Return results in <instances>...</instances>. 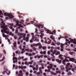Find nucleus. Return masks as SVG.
Returning a JSON list of instances; mask_svg holds the SVG:
<instances>
[{
  "label": "nucleus",
  "instance_id": "4468645a",
  "mask_svg": "<svg viewBox=\"0 0 76 76\" xmlns=\"http://www.w3.org/2000/svg\"><path fill=\"white\" fill-rule=\"evenodd\" d=\"M53 65L52 64H50L49 65L47 66V68L48 69H51L53 68Z\"/></svg>",
  "mask_w": 76,
  "mask_h": 76
},
{
  "label": "nucleus",
  "instance_id": "e433bc0d",
  "mask_svg": "<svg viewBox=\"0 0 76 76\" xmlns=\"http://www.w3.org/2000/svg\"><path fill=\"white\" fill-rule=\"evenodd\" d=\"M24 58V57L23 56H22L21 57H19L18 58V59L20 60V59H23Z\"/></svg>",
  "mask_w": 76,
  "mask_h": 76
},
{
  "label": "nucleus",
  "instance_id": "0e129e2a",
  "mask_svg": "<svg viewBox=\"0 0 76 76\" xmlns=\"http://www.w3.org/2000/svg\"><path fill=\"white\" fill-rule=\"evenodd\" d=\"M33 73L34 74H35L37 73V71H34V72H33Z\"/></svg>",
  "mask_w": 76,
  "mask_h": 76
},
{
  "label": "nucleus",
  "instance_id": "7c9ffc66",
  "mask_svg": "<svg viewBox=\"0 0 76 76\" xmlns=\"http://www.w3.org/2000/svg\"><path fill=\"white\" fill-rule=\"evenodd\" d=\"M26 56H28V55L29 56H32V54H31V53L28 54V53H26Z\"/></svg>",
  "mask_w": 76,
  "mask_h": 76
},
{
  "label": "nucleus",
  "instance_id": "de8ad7c7",
  "mask_svg": "<svg viewBox=\"0 0 76 76\" xmlns=\"http://www.w3.org/2000/svg\"><path fill=\"white\" fill-rule=\"evenodd\" d=\"M48 55H50V51H48Z\"/></svg>",
  "mask_w": 76,
  "mask_h": 76
},
{
  "label": "nucleus",
  "instance_id": "aec40b11",
  "mask_svg": "<svg viewBox=\"0 0 76 76\" xmlns=\"http://www.w3.org/2000/svg\"><path fill=\"white\" fill-rule=\"evenodd\" d=\"M50 38L52 39H53V41L55 42H56V40H55V39L54 37H53V36L51 35L50 37Z\"/></svg>",
  "mask_w": 76,
  "mask_h": 76
},
{
  "label": "nucleus",
  "instance_id": "b1692460",
  "mask_svg": "<svg viewBox=\"0 0 76 76\" xmlns=\"http://www.w3.org/2000/svg\"><path fill=\"white\" fill-rule=\"evenodd\" d=\"M56 61L57 62H58L59 64H60V63H61V60H59V59H56Z\"/></svg>",
  "mask_w": 76,
  "mask_h": 76
},
{
  "label": "nucleus",
  "instance_id": "f3484780",
  "mask_svg": "<svg viewBox=\"0 0 76 76\" xmlns=\"http://www.w3.org/2000/svg\"><path fill=\"white\" fill-rule=\"evenodd\" d=\"M56 50H54L53 52H52V54H51V56H52L53 58H55V56H54V54H56Z\"/></svg>",
  "mask_w": 76,
  "mask_h": 76
},
{
  "label": "nucleus",
  "instance_id": "e2e57ef3",
  "mask_svg": "<svg viewBox=\"0 0 76 76\" xmlns=\"http://www.w3.org/2000/svg\"><path fill=\"white\" fill-rule=\"evenodd\" d=\"M48 72H51V70H50V69H49L48 70Z\"/></svg>",
  "mask_w": 76,
  "mask_h": 76
},
{
  "label": "nucleus",
  "instance_id": "1a4fd4ad",
  "mask_svg": "<svg viewBox=\"0 0 76 76\" xmlns=\"http://www.w3.org/2000/svg\"><path fill=\"white\" fill-rule=\"evenodd\" d=\"M70 64V63H67V64L66 65V66L65 67L66 69V72H69V71L71 69L70 68H68V66H69Z\"/></svg>",
  "mask_w": 76,
  "mask_h": 76
},
{
  "label": "nucleus",
  "instance_id": "ddd939ff",
  "mask_svg": "<svg viewBox=\"0 0 76 76\" xmlns=\"http://www.w3.org/2000/svg\"><path fill=\"white\" fill-rule=\"evenodd\" d=\"M9 25L11 26H10V29L12 30V31H14L15 29H14L13 28H12V26L13 25V24L12 23H10L9 24Z\"/></svg>",
  "mask_w": 76,
  "mask_h": 76
},
{
  "label": "nucleus",
  "instance_id": "774afa93",
  "mask_svg": "<svg viewBox=\"0 0 76 76\" xmlns=\"http://www.w3.org/2000/svg\"><path fill=\"white\" fill-rule=\"evenodd\" d=\"M29 76H32V74H29Z\"/></svg>",
  "mask_w": 76,
  "mask_h": 76
},
{
  "label": "nucleus",
  "instance_id": "69168bd1",
  "mask_svg": "<svg viewBox=\"0 0 76 76\" xmlns=\"http://www.w3.org/2000/svg\"><path fill=\"white\" fill-rule=\"evenodd\" d=\"M50 74L51 75H54V72H50Z\"/></svg>",
  "mask_w": 76,
  "mask_h": 76
},
{
  "label": "nucleus",
  "instance_id": "f03ea898",
  "mask_svg": "<svg viewBox=\"0 0 76 76\" xmlns=\"http://www.w3.org/2000/svg\"><path fill=\"white\" fill-rule=\"evenodd\" d=\"M1 23V27L2 28H3V29L1 30V32H2V33H3V32L6 33L8 34L9 33L8 31H9V28L5 26V23H4L3 20H2Z\"/></svg>",
  "mask_w": 76,
  "mask_h": 76
},
{
  "label": "nucleus",
  "instance_id": "dca6fc26",
  "mask_svg": "<svg viewBox=\"0 0 76 76\" xmlns=\"http://www.w3.org/2000/svg\"><path fill=\"white\" fill-rule=\"evenodd\" d=\"M42 61H39V64H41V66H42L41 68V69H44V66H44V64H42Z\"/></svg>",
  "mask_w": 76,
  "mask_h": 76
},
{
  "label": "nucleus",
  "instance_id": "58836bf2",
  "mask_svg": "<svg viewBox=\"0 0 76 76\" xmlns=\"http://www.w3.org/2000/svg\"><path fill=\"white\" fill-rule=\"evenodd\" d=\"M15 53L16 54H20V52H19L18 51H17Z\"/></svg>",
  "mask_w": 76,
  "mask_h": 76
},
{
  "label": "nucleus",
  "instance_id": "4c0bfd02",
  "mask_svg": "<svg viewBox=\"0 0 76 76\" xmlns=\"http://www.w3.org/2000/svg\"><path fill=\"white\" fill-rule=\"evenodd\" d=\"M18 68L19 69H23V67H22V66H18Z\"/></svg>",
  "mask_w": 76,
  "mask_h": 76
},
{
  "label": "nucleus",
  "instance_id": "c03bdc74",
  "mask_svg": "<svg viewBox=\"0 0 76 76\" xmlns=\"http://www.w3.org/2000/svg\"><path fill=\"white\" fill-rule=\"evenodd\" d=\"M25 64L26 65H28V62L27 61H26L25 62Z\"/></svg>",
  "mask_w": 76,
  "mask_h": 76
},
{
  "label": "nucleus",
  "instance_id": "412c9836",
  "mask_svg": "<svg viewBox=\"0 0 76 76\" xmlns=\"http://www.w3.org/2000/svg\"><path fill=\"white\" fill-rule=\"evenodd\" d=\"M39 72H40V75H42V70H41V67L39 68Z\"/></svg>",
  "mask_w": 76,
  "mask_h": 76
},
{
  "label": "nucleus",
  "instance_id": "3c124183",
  "mask_svg": "<svg viewBox=\"0 0 76 76\" xmlns=\"http://www.w3.org/2000/svg\"><path fill=\"white\" fill-rule=\"evenodd\" d=\"M10 35H13V34L12 33V32H10Z\"/></svg>",
  "mask_w": 76,
  "mask_h": 76
},
{
  "label": "nucleus",
  "instance_id": "603ef678",
  "mask_svg": "<svg viewBox=\"0 0 76 76\" xmlns=\"http://www.w3.org/2000/svg\"><path fill=\"white\" fill-rule=\"evenodd\" d=\"M29 75V73H28V72H26V75L27 76L28 75Z\"/></svg>",
  "mask_w": 76,
  "mask_h": 76
},
{
  "label": "nucleus",
  "instance_id": "864d4df0",
  "mask_svg": "<svg viewBox=\"0 0 76 76\" xmlns=\"http://www.w3.org/2000/svg\"><path fill=\"white\" fill-rule=\"evenodd\" d=\"M56 44H57V45H60V43L56 42Z\"/></svg>",
  "mask_w": 76,
  "mask_h": 76
},
{
  "label": "nucleus",
  "instance_id": "79ce46f5",
  "mask_svg": "<svg viewBox=\"0 0 76 76\" xmlns=\"http://www.w3.org/2000/svg\"><path fill=\"white\" fill-rule=\"evenodd\" d=\"M43 50H45L47 49V47L46 46H44L42 47Z\"/></svg>",
  "mask_w": 76,
  "mask_h": 76
},
{
  "label": "nucleus",
  "instance_id": "c756f323",
  "mask_svg": "<svg viewBox=\"0 0 76 76\" xmlns=\"http://www.w3.org/2000/svg\"><path fill=\"white\" fill-rule=\"evenodd\" d=\"M69 53L71 55H73V54H74V55H75V53L74 52H70Z\"/></svg>",
  "mask_w": 76,
  "mask_h": 76
},
{
  "label": "nucleus",
  "instance_id": "473e14b6",
  "mask_svg": "<svg viewBox=\"0 0 76 76\" xmlns=\"http://www.w3.org/2000/svg\"><path fill=\"white\" fill-rule=\"evenodd\" d=\"M5 59V57H3L2 58V59L0 60V61H4V60Z\"/></svg>",
  "mask_w": 76,
  "mask_h": 76
},
{
  "label": "nucleus",
  "instance_id": "37998d69",
  "mask_svg": "<svg viewBox=\"0 0 76 76\" xmlns=\"http://www.w3.org/2000/svg\"><path fill=\"white\" fill-rule=\"evenodd\" d=\"M28 60V58H25L24 59H23V61H26V60Z\"/></svg>",
  "mask_w": 76,
  "mask_h": 76
},
{
  "label": "nucleus",
  "instance_id": "338daca9",
  "mask_svg": "<svg viewBox=\"0 0 76 76\" xmlns=\"http://www.w3.org/2000/svg\"><path fill=\"white\" fill-rule=\"evenodd\" d=\"M40 54H43V52H42V51H40Z\"/></svg>",
  "mask_w": 76,
  "mask_h": 76
},
{
  "label": "nucleus",
  "instance_id": "20e7f679",
  "mask_svg": "<svg viewBox=\"0 0 76 76\" xmlns=\"http://www.w3.org/2000/svg\"><path fill=\"white\" fill-rule=\"evenodd\" d=\"M31 35H32V38L31 39V40H30V42L31 43L33 42L34 41H37V42H39V40L37 39V37H36L35 36H33L34 35V33H31Z\"/></svg>",
  "mask_w": 76,
  "mask_h": 76
},
{
  "label": "nucleus",
  "instance_id": "8fccbe9b",
  "mask_svg": "<svg viewBox=\"0 0 76 76\" xmlns=\"http://www.w3.org/2000/svg\"><path fill=\"white\" fill-rule=\"evenodd\" d=\"M6 72H7V71H4L2 72V73H3V74H5V73Z\"/></svg>",
  "mask_w": 76,
  "mask_h": 76
},
{
  "label": "nucleus",
  "instance_id": "5701e85b",
  "mask_svg": "<svg viewBox=\"0 0 76 76\" xmlns=\"http://www.w3.org/2000/svg\"><path fill=\"white\" fill-rule=\"evenodd\" d=\"M60 67L61 70H63V71L64 70V67L63 66V65L61 66Z\"/></svg>",
  "mask_w": 76,
  "mask_h": 76
},
{
  "label": "nucleus",
  "instance_id": "9b49d317",
  "mask_svg": "<svg viewBox=\"0 0 76 76\" xmlns=\"http://www.w3.org/2000/svg\"><path fill=\"white\" fill-rule=\"evenodd\" d=\"M45 30L46 31V33L48 34H52V35L54 34V33H53V32H51L50 30H48L47 29H46Z\"/></svg>",
  "mask_w": 76,
  "mask_h": 76
},
{
  "label": "nucleus",
  "instance_id": "ea45409f",
  "mask_svg": "<svg viewBox=\"0 0 76 76\" xmlns=\"http://www.w3.org/2000/svg\"><path fill=\"white\" fill-rule=\"evenodd\" d=\"M74 69H75V70H76V67H75L74 69H72V72H75V70H74Z\"/></svg>",
  "mask_w": 76,
  "mask_h": 76
},
{
  "label": "nucleus",
  "instance_id": "7ed1b4c3",
  "mask_svg": "<svg viewBox=\"0 0 76 76\" xmlns=\"http://www.w3.org/2000/svg\"><path fill=\"white\" fill-rule=\"evenodd\" d=\"M67 56H68V54H67V53H66L65 55H64V57H65L66 58L62 61V63L64 64V65H66V61H67V62H69V60L67 59V58H69V60H70L71 61H72V62H73V61L75 60V59L73 58H70Z\"/></svg>",
  "mask_w": 76,
  "mask_h": 76
},
{
  "label": "nucleus",
  "instance_id": "f8f14e48",
  "mask_svg": "<svg viewBox=\"0 0 76 76\" xmlns=\"http://www.w3.org/2000/svg\"><path fill=\"white\" fill-rule=\"evenodd\" d=\"M45 43H46V44H50L51 43V40H50L49 41L47 42V41H48V39H46V37L45 38Z\"/></svg>",
  "mask_w": 76,
  "mask_h": 76
},
{
  "label": "nucleus",
  "instance_id": "cd10ccee",
  "mask_svg": "<svg viewBox=\"0 0 76 76\" xmlns=\"http://www.w3.org/2000/svg\"><path fill=\"white\" fill-rule=\"evenodd\" d=\"M29 66L30 67H32L33 68V70H35V67H34V66H33V65H30Z\"/></svg>",
  "mask_w": 76,
  "mask_h": 76
},
{
  "label": "nucleus",
  "instance_id": "a19ab883",
  "mask_svg": "<svg viewBox=\"0 0 76 76\" xmlns=\"http://www.w3.org/2000/svg\"><path fill=\"white\" fill-rule=\"evenodd\" d=\"M72 75V73L70 72H69L67 74V75Z\"/></svg>",
  "mask_w": 76,
  "mask_h": 76
},
{
  "label": "nucleus",
  "instance_id": "f257e3e1",
  "mask_svg": "<svg viewBox=\"0 0 76 76\" xmlns=\"http://www.w3.org/2000/svg\"><path fill=\"white\" fill-rule=\"evenodd\" d=\"M16 25L18 26V27H17L16 28V30L15 31V33L16 34H17L18 33V35L19 36H20L19 37V39H21V38H22L23 37V39L24 41H26V42H28L29 41V37H26L25 38V35H26V34L24 33H18V28L19 29L20 28V27H21V28H23V26L22 25L20 24H19V21H16V25H15L14 26V28H16Z\"/></svg>",
  "mask_w": 76,
  "mask_h": 76
},
{
  "label": "nucleus",
  "instance_id": "393cba45",
  "mask_svg": "<svg viewBox=\"0 0 76 76\" xmlns=\"http://www.w3.org/2000/svg\"><path fill=\"white\" fill-rule=\"evenodd\" d=\"M26 50L27 51H28V52H30V53H32V52L33 51L32 50V49H30L29 50V49H26Z\"/></svg>",
  "mask_w": 76,
  "mask_h": 76
},
{
  "label": "nucleus",
  "instance_id": "4be33fe9",
  "mask_svg": "<svg viewBox=\"0 0 76 76\" xmlns=\"http://www.w3.org/2000/svg\"><path fill=\"white\" fill-rule=\"evenodd\" d=\"M56 73H53V75H54L55 76H56L57 75V73H59L61 74V72H60V71H56Z\"/></svg>",
  "mask_w": 76,
  "mask_h": 76
},
{
  "label": "nucleus",
  "instance_id": "09e8293b",
  "mask_svg": "<svg viewBox=\"0 0 76 76\" xmlns=\"http://www.w3.org/2000/svg\"><path fill=\"white\" fill-rule=\"evenodd\" d=\"M52 70H53V71H55V70H56V69H55V68L54 67H52Z\"/></svg>",
  "mask_w": 76,
  "mask_h": 76
},
{
  "label": "nucleus",
  "instance_id": "c9c22d12",
  "mask_svg": "<svg viewBox=\"0 0 76 76\" xmlns=\"http://www.w3.org/2000/svg\"><path fill=\"white\" fill-rule=\"evenodd\" d=\"M36 67L35 70H38V65L37 64L36 65Z\"/></svg>",
  "mask_w": 76,
  "mask_h": 76
},
{
  "label": "nucleus",
  "instance_id": "052dcab7",
  "mask_svg": "<svg viewBox=\"0 0 76 76\" xmlns=\"http://www.w3.org/2000/svg\"><path fill=\"white\" fill-rule=\"evenodd\" d=\"M3 36L4 37H6V35H5L4 34H3Z\"/></svg>",
  "mask_w": 76,
  "mask_h": 76
},
{
  "label": "nucleus",
  "instance_id": "423d86ee",
  "mask_svg": "<svg viewBox=\"0 0 76 76\" xmlns=\"http://www.w3.org/2000/svg\"><path fill=\"white\" fill-rule=\"evenodd\" d=\"M4 15L5 16H8L10 18V19H12L14 18V16H13L12 14H10L7 12H4L3 13Z\"/></svg>",
  "mask_w": 76,
  "mask_h": 76
},
{
  "label": "nucleus",
  "instance_id": "bb28decb",
  "mask_svg": "<svg viewBox=\"0 0 76 76\" xmlns=\"http://www.w3.org/2000/svg\"><path fill=\"white\" fill-rule=\"evenodd\" d=\"M1 15H3V13H2V11L1 10H0V18H3V16Z\"/></svg>",
  "mask_w": 76,
  "mask_h": 76
},
{
  "label": "nucleus",
  "instance_id": "9d476101",
  "mask_svg": "<svg viewBox=\"0 0 76 76\" xmlns=\"http://www.w3.org/2000/svg\"><path fill=\"white\" fill-rule=\"evenodd\" d=\"M42 31L40 30H39V34H42V35H39L40 37L41 38V39H42V36H44V34L43 33H42Z\"/></svg>",
  "mask_w": 76,
  "mask_h": 76
},
{
  "label": "nucleus",
  "instance_id": "6e6552de",
  "mask_svg": "<svg viewBox=\"0 0 76 76\" xmlns=\"http://www.w3.org/2000/svg\"><path fill=\"white\" fill-rule=\"evenodd\" d=\"M15 56V54L14 53H13V63H16L18 62V58L16 57H14V56Z\"/></svg>",
  "mask_w": 76,
  "mask_h": 76
},
{
  "label": "nucleus",
  "instance_id": "2f4dec72",
  "mask_svg": "<svg viewBox=\"0 0 76 76\" xmlns=\"http://www.w3.org/2000/svg\"><path fill=\"white\" fill-rule=\"evenodd\" d=\"M56 55H58V54H60V52L56 50Z\"/></svg>",
  "mask_w": 76,
  "mask_h": 76
},
{
  "label": "nucleus",
  "instance_id": "5fc2aeb1",
  "mask_svg": "<svg viewBox=\"0 0 76 76\" xmlns=\"http://www.w3.org/2000/svg\"><path fill=\"white\" fill-rule=\"evenodd\" d=\"M23 69H26V66H22Z\"/></svg>",
  "mask_w": 76,
  "mask_h": 76
},
{
  "label": "nucleus",
  "instance_id": "f704fd0d",
  "mask_svg": "<svg viewBox=\"0 0 76 76\" xmlns=\"http://www.w3.org/2000/svg\"><path fill=\"white\" fill-rule=\"evenodd\" d=\"M13 45H14V47H16V42H15L13 44Z\"/></svg>",
  "mask_w": 76,
  "mask_h": 76
},
{
  "label": "nucleus",
  "instance_id": "4d7b16f0",
  "mask_svg": "<svg viewBox=\"0 0 76 76\" xmlns=\"http://www.w3.org/2000/svg\"><path fill=\"white\" fill-rule=\"evenodd\" d=\"M20 23H22V24H23V20H21L20 21Z\"/></svg>",
  "mask_w": 76,
  "mask_h": 76
},
{
  "label": "nucleus",
  "instance_id": "0eeeda50",
  "mask_svg": "<svg viewBox=\"0 0 76 76\" xmlns=\"http://www.w3.org/2000/svg\"><path fill=\"white\" fill-rule=\"evenodd\" d=\"M31 23H32V24H34V25H35L36 26H37L38 28L39 29L40 28H41V26L42 28H44V26H43L42 25H41L40 24H37L35 23H34L32 21H31Z\"/></svg>",
  "mask_w": 76,
  "mask_h": 76
},
{
  "label": "nucleus",
  "instance_id": "a18cd8bd",
  "mask_svg": "<svg viewBox=\"0 0 76 76\" xmlns=\"http://www.w3.org/2000/svg\"><path fill=\"white\" fill-rule=\"evenodd\" d=\"M41 75L40 72H38L37 73V75Z\"/></svg>",
  "mask_w": 76,
  "mask_h": 76
},
{
  "label": "nucleus",
  "instance_id": "a878e982",
  "mask_svg": "<svg viewBox=\"0 0 76 76\" xmlns=\"http://www.w3.org/2000/svg\"><path fill=\"white\" fill-rule=\"evenodd\" d=\"M20 73V74L21 76H23V72L22 70H20L19 71Z\"/></svg>",
  "mask_w": 76,
  "mask_h": 76
},
{
  "label": "nucleus",
  "instance_id": "a211bd4d",
  "mask_svg": "<svg viewBox=\"0 0 76 76\" xmlns=\"http://www.w3.org/2000/svg\"><path fill=\"white\" fill-rule=\"evenodd\" d=\"M61 48H62L61 49V51H63V48H64L63 47V46L64 45V44L61 43Z\"/></svg>",
  "mask_w": 76,
  "mask_h": 76
},
{
  "label": "nucleus",
  "instance_id": "13d9d810",
  "mask_svg": "<svg viewBox=\"0 0 76 76\" xmlns=\"http://www.w3.org/2000/svg\"><path fill=\"white\" fill-rule=\"evenodd\" d=\"M3 51L4 54H6V51L5 50H3Z\"/></svg>",
  "mask_w": 76,
  "mask_h": 76
},
{
  "label": "nucleus",
  "instance_id": "6ab92c4d",
  "mask_svg": "<svg viewBox=\"0 0 76 76\" xmlns=\"http://www.w3.org/2000/svg\"><path fill=\"white\" fill-rule=\"evenodd\" d=\"M23 48H21V46H19V48H20V50L22 51H24V50H25V46L24 45L23 46Z\"/></svg>",
  "mask_w": 76,
  "mask_h": 76
},
{
  "label": "nucleus",
  "instance_id": "72a5a7b5",
  "mask_svg": "<svg viewBox=\"0 0 76 76\" xmlns=\"http://www.w3.org/2000/svg\"><path fill=\"white\" fill-rule=\"evenodd\" d=\"M42 45H41V43H40V45H39V48L40 49H41V48H42Z\"/></svg>",
  "mask_w": 76,
  "mask_h": 76
},
{
  "label": "nucleus",
  "instance_id": "2eb2a0df",
  "mask_svg": "<svg viewBox=\"0 0 76 76\" xmlns=\"http://www.w3.org/2000/svg\"><path fill=\"white\" fill-rule=\"evenodd\" d=\"M40 45V43H39L36 44H34L33 45H31V47H34V46H38V45Z\"/></svg>",
  "mask_w": 76,
  "mask_h": 76
},
{
  "label": "nucleus",
  "instance_id": "39448f33",
  "mask_svg": "<svg viewBox=\"0 0 76 76\" xmlns=\"http://www.w3.org/2000/svg\"><path fill=\"white\" fill-rule=\"evenodd\" d=\"M66 41L68 42V43L70 44V42L74 43V44H76V40L73 39L71 38L69 39H66Z\"/></svg>",
  "mask_w": 76,
  "mask_h": 76
},
{
  "label": "nucleus",
  "instance_id": "6e6d98bb",
  "mask_svg": "<svg viewBox=\"0 0 76 76\" xmlns=\"http://www.w3.org/2000/svg\"><path fill=\"white\" fill-rule=\"evenodd\" d=\"M28 64H29L32 65V63L31 62H29Z\"/></svg>",
  "mask_w": 76,
  "mask_h": 76
},
{
  "label": "nucleus",
  "instance_id": "c85d7f7f",
  "mask_svg": "<svg viewBox=\"0 0 76 76\" xmlns=\"http://www.w3.org/2000/svg\"><path fill=\"white\" fill-rule=\"evenodd\" d=\"M63 55H60L59 56V58H60V59H61V60H63V59H64V58H63V57H62L61 56H63Z\"/></svg>",
  "mask_w": 76,
  "mask_h": 76
},
{
  "label": "nucleus",
  "instance_id": "680f3d73",
  "mask_svg": "<svg viewBox=\"0 0 76 76\" xmlns=\"http://www.w3.org/2000/svg\"><path fill=\"white\" fill-rule=\"evenodd\" d=\"M32 49L33 50H34V51H35L36 50V48L34 47L32 48Z\"/></svg>",
  "mask_w": 76,
  "mask_h": 76
},
{
  "label": "nucleus",
  "instance_id": "bf43d9fd",
  "mask_svg": "<svg viewBox=\"0 0 76 76\" xmlns=\"http://www.w3.org/2000/svg\"><path fill=\"white\" fill-rule=\"evenodd\" d=\"M53 66L54 67H55V68H56V67H57V66H56V65H53Z\"/></svg>",
  "mask_w": 76,
  "mask_h": 76
},
{
  "label": "nucleus",
  "instance_id": "49530a36",
  "mask_svg": "<svg viewBox=\"0 0 76 76\" xmlns=\"http://www.w3.org/2000/svg\"><path fill=\"white\" fill-rule=\"evenodd\" d=\"M51 45H55V43H54V42H53L51 43Z\"/></svg>",
  "mask_w": 76,
  "mask_h": 76
}]
</instances>
